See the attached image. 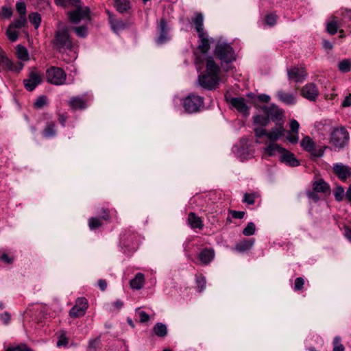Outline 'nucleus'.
Masks as SVG:
<instances>
[{
    "mask_svg": "<svg viewBox=\"0 0 351 351\" xmlns=\"http://www.w3.org/2000/svg\"><path fill=\"white\" fill-rule=\"evenodd\" d=\"M263 109L269 120L271 119L277 123H282L283 111L278 106L271 105L269 107H264Z\"/></svg>",
    "mask_w": 351,
    "mask_h": 351,
    "instance_id": "nucleus-11",
    "label": "nucleus"
},
{
    "mask_svg": "<svg viewBox=\"0 0 351 351\" xmlns=\"http://www.w3.org/2000/svg\"><path fill=\"white\" fill-rule=\"evenodd\" d=\"M341 106L343 108H347L351 106V94L346 96L344 100L341 104Z\"/></svg>",
    "mask_w": 351,
    "mask_h": 351,
    "instance_id": "nucleus-62",
    "label": "nucleus"
},
{
    "mask_svg": "<svg viewBox=\"0 0 351 351\" xmlns=\"http://www.w3.org/2000/svg\"><path fill=\"white\" fill-rule=\"evenodd\" d=\"M269 119L267 117H263L261 115H257L254 117V123L256 125L260 126H266L269 123Z\"/></svg>",
    "mask_w": 351,
    "mask_h": 351,
    "instance_id": "nucleus-40",
    "label": "nucleus"
},
{
    "mask_svg": "<svg viewBox=\"0 0 351 351\" xmlns=\"http://www.w3.org/2000/svg\"><path fill=\"white\" fill-rule=\"evenodd\" d=\"M226 99L232 108L237 109L239 112H241V97H232L229 95V93H227Z\"/></svg>",
    "mask_w": 351,
    "mask_h": 351,
    "instance_id": "nucleus-32",
    "label": "nucleus"
},
{
    "mask_svg": "<svg viewBox=\"0 0 351 351\" xmlns=\"http://www.w3.org/2000/svg\"><path fill=\"white\" fill-rule=\"evenodd\" d=\"M98 286L101 291H105L107 288V282L104 279H99L98 280Z\"/></svg>",
    "mask_w": 351,
    "mask_h": 351,
    "instance_id": "nucleus-64",
    "label": "nucleus"
},
{
    "mask_svg": "<svg viewBox=\"0 0 351 351\" xmlns=\"http://www.w3.org/2000/svg\"><path fill=\"white\" fill-rule=\"evenodd\" d=\"M205 60L206 69L198 75L197 83L203 89L213 90L219 86L220 68L212 56L206 57Z\"/></svg>",
    "mask_w": 351,
    "mask_h": 351,
    "instance_id": "nucleus-1",
    "label": "nucleus"
},
{
    "mask_svg": "<svg viewBox=\"0 0 351 351\" xmlns=\"http://www.w3.org/2000/svg\"><path fill=\"white\" fill-rule=\"evenodd\" d=\"M56 125L53 122H49L47 123L45 128L43 132V135L46 138H50L56 136Z\"/></svg>",
    "mask_w": 351,
    "mask_h": 351,
    "instance_id": "nucleus-31",
    "label": "nucleus"
},
{
    "mask_svg": "<svg viewBox=\"0 0 351 351\" xmlns=\"http://www.w3.org/2000/svg\"><path fill=\"white\" fill-rule=\"evenodd\" d=\"M199 259L204 265L209 264L215 257V252L213 249H204L199 254Z\"/></svg>",
    "mask_w": 351,
    "mask_h": 351,
    "instance_id": "nucleus-21",
    "label": "nucleus"
},
{
    "mask_svg": "<svg viewBox=\"0 0 351 351\" xmlns=\"http://www.w3.org/2000/svg\"><path fill=\"white\" fill-rule=\"evenodd\" d=\"M71 29L79 38H85L88 34V28L86 25L73 27Z\"/></svg>",
    "mask_w": 351,
    "mask_h": 351,
    "instance_id": "nucleus-35",
    "label": "nucleus"
},
{
    "mask_svg": "<svg viewBox=\"0 0 351 351\" xmlns=\"http://www.w3.org/2000/svg\"><path fill=\"white\" fill-rule=\"evenodd\" d=\"M301 95L309 101H315L319 95V90L314 83H308L301 88Z\"/></svg>",
    "mask_w": 351,
    "mask_h": 351,
    "instance_id": "nucleus-12",
    "label": "nucleus"
},
{
    "mask_svg": "<svg viewBox=\"0 0 351 351\" xmlns=\"http://www.w3.org/2000/svg\"><path fill=\"white\" fill-rule=\"evenodd\" d=\"M53 45L60 53L72 50L73 43L68 27H62L56 31Z\"/></svg>",
    "mask_w": 351,
    "mask_h": 351,
    "instance_id": "nucleus-2",
    "label": "nucleus"
},
{
    "mask_svg": "<svg viewBox=\"0 0 351 351\" xmlns=\"http://www.w3.org/2000/svg\"><path fill=\"white\" fill-rule=\"evenodd\" d=\"M338 21L336 16H332L331 21L326 24V31L331 35H334L338 30Z\"/></svg>",
    "mask_w": 351,
    "mask_h": 351,
    "instance_id": "nucleus-34",
    "label": "nucleus"
},
{
    "mask_svg": "<svg viewBox=\"0 0 351 351\" xmlns=\"http://www.w3.org/2000/svg\"><path fill=\"white\" fill-rule=\"evenodd\" d=\"M192 23L195 25V29L197 34L205 33L204 30V16L202 13H196L192 19Z\"/></svg>",
    "mask_w": 351,
    "mask_h": 351,
    "instance_id": "nucleus-25",
    "label": "nucleus"
},
{
    "mask_svg": "<svg viewBox=\"0 0 351 351\" xmlns=\"http://www.w3.org/2000/svg\"><path fill=\"white\" fill-rule=\"evenodd\" d=\"M47 103V99L45 96L41 95L38 97L36 101L34 102V106L36 108H41L45 106Z\"/></svg>",
    "mask_w": 351,
    "mask_h": 351,
    "instance_id": "nucleus-49",
    "label": "nucleus"
},
{
    "mask_svg": "<svg viewBox=\"0 0 351 351\" xmlns=\"http://www.w3.org/2000/svg\"><path fill=\"white\" fill-rule=\"evenodd\" d=\"M198 37L199 40L197 48L206 58L208 57L206 54L210 48V40H213V38H210L206 32L199 34Z\"/></svg>",
    "mask_w": 351,
    "mask_h": 351,
    "instance_id": "nucleus-14",
    "label": "nucleus"
},
{
    "mask_svg": "<svg viewBox=\"0 0 351 351\" xmlns=\"http://www.w3.org/2000/svg\"><path fill=\"white\" fill-rule=\"evenodd\" d=\"M256 230V226L253 222H250L243 230V234L246 236L253 235Z\"/></svg>",
    "mask_w": 351,
    "mask_h": 351,
    "instance_id": "nucleus-44",
    "label": "nucleus"
},
{
    "mask_svg": "<svg viewBox=\"0 0 351 351\" xmlns=\"http://www.w3.org/2000/svg\"><path fill=\"white\" fill-rule=\"evenodd\" d=\"M231 219H241V211L231 210L227 220L231 221Z\"/></svg>",
    "mask_w": 351,
    "mask_h": 351,
    "instance_id": "nucleus-59",
    "label": "nucleus"
},
{
    "mask_svg": "<svg viewBox=\"0 0 351 351\" xmlns=\"http://www.w3.org/2000/svg\"><path fill=\"white\" fill-rule=\"evenodd\" d=\"M349 138L348 132L344 127L341 126L333 129L330 134V142L335 147L340 149L348 145Z\"/></svg>",
    "mask_w": 351,
    "mask_h": 351,
    "instance_id": "nucleus-6",
    "label": "nucleus"
},
{
    "mask_svg": "<svg viewBox=\"0 0 351 351\" xmlns=\"http://www.w3.org/2000/svg\"><path fill=\"white\" fill-rule=\"evenodd\" d=\"M153 331L158 337H165L168 332L167 326L161 322H158L154 325Z\"/></svg>",
    "mask_w": 351,
    "mask_h": 351,
    "instance_id": "nucleus-28",
    "label": "nucleus"
},
{
    "mask_svg": "<svg viewBox=\"0 0 351 351\" xmlns=\"http://www.w3.org/2000/svg\"><path fill=\"white\" fill-rule=\"evenodd\" d=\"M204 106V98L195 93L189 94L182 99V106L185 112L189 114L200 111Z\"/></svg>",
    "mask_w": 351,
    "mask_h": 351,
    "instance_id": "nucleus-5",
    "label": "nucleus"
},
{
    "mask_svg": "<svg viewBox=\"0 0 351 351\" xmlns=\"http://www.w3.org/2000/svg\"><path fill=\"white\" fill-rule=\"evenodd\" d=\"M254 133L256 137L261 138L263 136H267V132L265 129L263 128H256L254 129Z\"/></svg>",
    "mask_w": 351,
    "mask_h": 351,
    "instance_id": "nucleus-58",
    "label": "nucleus"
},
{
    "mask_svg": "<svg viewBox=\"0 0 351 351\" xmlns=\"http://www.w3.org/2000/svg\"><path fill=\"white\" fill-rule=\"evenodd\" d=\"M304 285V280L302 277H298L295 280L294 282V290L296 291H301L303 289Z\"/></svg>",
    "mask_w": 351,
    "mask_h": 351,
    "instance_id": "nucleus-51",
    "label": "nucleus"
},
{
    "mask_svg": "<svg viewBox=\"0 0 351 351\" xmlns=\"http://www.w3.org/2000/svg\"><path fill=\"white\" fill-rule=\"evenodd\" d=\"M0 259L5 263L11 264L13 262V258L10 257L7 254L3 253L1 256Z\"/></svg>",
    "mask_w": 351,
    "mask_h": 351,
    "instance_id": "nucleus-63",
    "label": "nucleus"
},
{
    "mask_svg": "<svg viewBox=\"0 0 351 351\" xmlns=\"http://www.w3.org/2000/svg\"><path fill=\"white\" fill-rule=\"evenodd\" d=\"M0 319L2 321V322L5 324H7L9 323L10 320V315L8 312H4L3 313L0 314Z\"/></svg>",
    "mask_w": 351,
    "mask_h": 351,
    "instance_id": "nucleus-60",
    "label": "nucleus"
},
{
    "mask_svg": "<svg viewBox=\"0 0 351 351\" xmlns=\"http://www.w3.org/2000/svg\"><path fill=\"white\" fill-rule=\"evenodd\" d=\"M101 218L104 220L108 221L110 219L109 210L108 209L101 208Z\"/></svg>",
    "mask_w": 351,
    "mask_h": 351,
    "instance_id": "nucleus-61",
    "label": "nucleus"
},
{
    "mask_svg": "<svg viewBox=\"0 0 351 351\" xmlns=\"http://www.w3.org/2000/svg\"><path fill=\"white\" fill-rule=\"evenodd\" d=\"M280 160L282 162L291 167H297L300 165L299 161L295 158L294 154L284 149L281 154Z\"/></svg>",
    "mask_w": 351,
    "mask_h": 351,
    "instance_id": "nucleus-18",
    "label": "nucleus"
},
{
    "mask_svg": "<svg viewBox=\"0 0 351 351\" xmlns=\"http://www.w3.org/2000/svg\"><path fill=\"white\" fill-rule=\"evenodd\" d=\"M343 194H344L343 188L341 186H337L335 190V192H334V196H335V199L337 202L342 201L343 197Z\"/></svg>",
    "mask_w": 351,
    "mask_h": 351,
    "instance_id": "nucleus-48",
    "label": "nucleus"
},
{
    "mask_svg": "<svg viewBox=\"0 0 351 351\" xmlns=\"http://www.w3.org/2000/svg\"><path fill=\"white\" fill-rule=\"evenodd\" d=\"M299 127H300L299 123L296 120L293 119L291 121V123H290V130L291 131L290 132H294V133H298Z\"/></svg>",
    "mask_w": 351,
    "mask_h": 351,
    "instance_id": "nucleus-57",
    "label": "nucleus"
},
{
    "mask_svg": "<svg viewBox=\"0 0 351 351\" xmlns=\"http://www.w3.org/2000/svg\"><path fill=\"white\" fill-rule=\"evenodd\" d=\"M12 25H9L6 31V36L11 42H15L18 39V32Z\"/></svg>",
    "mask_w": 351,
    "mask_h": 351,
    "instance_id": "nucleus-39",
    "label": "nucleus"
},
{
    "mask_svg": "<svg viewBox=\"0 0 351 351\" xmlns=\"http://www.w3.org/2000/svg\"><path fill=\"white\" fill-rule=\"evenodd\" d=\"M30 23L34 26L35 29H38L41 23L40 14L38 12H32L29 15Z\"/></svg>",
    "mask_w": 351,
    "mask_h": 351,
    "instance_id": "nucleus-36",
    "label": "nucleus"
},
{
    "mask_svg": "<svg viewBox=\"0 0 351 351\" xmlns=\"http://www.w3.org/2000/svg\"><path fill=\"white\" fill-rule=\"evenodd\" d=\"M110 24L113 32L118 33L128 27L127 23L121 20L113 19L110 16Z\"/></svg>",
    "mask_w": 351,
    "mask_h": 351,
    "instance_id": "nucleus-27",
    "label": "nucleus"
},
{
    "mask_svg": "<svg viewBox=\"0 0 351 351\" xmlns=\"http://www.w3.org/2000/svg\"><path fill=\"white\" fill-rule=\"evenodd\" d=\"M232 153L235 155L238 158H241V145L239 143L236 144L233 146L232 149Z\"/></svg>",
    "mask_w": 351,
    "mask_h": 351,
    "instance_id": "nucleus-55",
    "label": "nucleus"
},
{
    "mask_svg": "<svg viewBox=\"0 0 351 351\" xmlns=\"http://www.w3.org/2000/svg\"><path fill=\"white\" fill-rule=\"evenodd\" d=\"M300 145L304 150L310 152L313 156L316 157L322 156L324 155V150L328 148L327 146H324L321 147L319 149H316L315 142L308 136L302 139Z\"/></svg>",
    "mask_w": 351,
    "mask_h": 351,
    "instance_id": "nucleus-8",
    "label": "nucleus"
},
{
    "mask_svg": "<svg viewBox=\"0 0 351 351\" xmlns=\"http://www.w3.org/2000/svg\"><path fill=\"white\" fill-rule=\"evenodd\" d=\"M102 226V222L97 217H90L88 219V226L90 230H95Z\"/></svg>",
    "mask_w": 351,
    "mask_h": 351,
    "instance_id": "nucleus-41",
    "label": "nucleus"
},
{
    "mask_svg": "<svg viewBox=\"0 0 351 351\" xmlns=\"http://www.w3.org/2000/svg\"><path fill=\"white\" fill-rule=\"evenodd\" d=\"M333 170L337 176L342 181H345L348 178L351 177V169L343 164H336L333 167Z\"/></svg>",
    "mask_w": 351,
    "mask_h": 351,
    "instance_id": "nucleus-15",
    "label": "nucleus"
},
{
    "mask_svg": "<svg viewBox=\"0 0 351 351\" xmlns=\"http://www.w3.org/2000/svg\"><path fill=\"white\" fill-rule=\"evenodd\" d=\"M99 343V338L90 340L88 343V348L96 351Z\"/></svg>",
    "mask_w": 351,
    "mask_h": 351,
    "instance_id": "nucleus-56",
    "label": "nucleus"
},
{
    "mask_svg": "<svg viewBox=\"0 0 351 351\" xmlns=\"http://www.w3.org/2000/svg\"><path fill=\"white\" fill-rule=\"evenodd\" d=\"M139 308H137L136 310V313H138V316H139V319H140V322L141 323H145L147 321H149V315L145 311H138Z\"/></svg>",
    "mask_w": 351,
    "mask_h": 351,
    "instance_id": "nucleus-52",
    "label": "nucleus"
},
{
    "mask_svg": "<svg viewBox=\"0 0 351 351\" xmlns=\"http://www.w3.org/2000/svg\"><path fill=\"white\" fill-rule=\"evenodd\" d=\"M88 99L84 96L71 97L69 101V106L74 110H84L87 107Z\"/></svg>",
    "mask_w": 351,
    "mask_h": 351,
    "instance_id": "nucleus-16",
    "label": "nucleus"
},
{
    "mask_svg": "<svg viewBox=\"0 0 351 351\" xmlns=\"http://www.w3.org/2000/svg\"><path fill=\"white\" fill-rule=\"evenodd\" d=\"M277 97L280 101L287 105H293L295 104V97L292 93H286L283 90H279L277 92Z\"/></svg>",
    "mask_w": 351,
    "mask_h": 351,
    "instance_id": "nucleus-24",
    "label": "nucleus"
},
{
    "mask_svg": "<svg viewBox=\"0 0 351 351\" xmlns=\"http://www.w3.org/2000/svg\"><path fill=\"white\" fill-rule=\"evenodd\" d=\"M157 31L158 36L155 41L158 45H162L171 40L170 27L165 18L162 17L157 21Z\"/></svg>",
    "mask_w": 351,
    "mask_h": 351,
    "instance_id": "nucleus-7",
    "label": "nucleus"
},
{
    "mask_svg": "<svg viewBox=\"0 0 351 351\" xmlns=\"http://www.w3.org/2000/svg\"><path fill=\"white\" fill-rule=\"evenodd\" d=\"M313 189L315 192L326 193L330 192V186L322 179L315 181L313 184Z\"/></svg>",
    "mask_w": 351,
    "mask_h": 351,
    "instance_id": "nucleus-26",
    "label": "nucleus"
},
{
    "mask_svg": "<svg viewBox=\"0 0 351 351\" xmlns=\"http://www.w3.org/2000/svg\"><path fill=\"white\" fill-rule=\"evenodd\" d=\"M277 16L274 13H269L265 16V22L269 26H274L276 23Z\"/></svg>",
    "mask_w": 351,
    "mask_h": 351,
    "instance_id": "nucleus-46",
    "label": "nucleus"
},
{
    "mask_svg": "<svg viewBox=\"0 0 351 351\" xmlns=\"http://www.w3.org/2000/svg\"><path fill=\"white\" fill-rule=\"evenodd\" d=\"M287 75L289 80H293L296 82H302L306 79L307 73L304 68L293 66L287 69Z\"/></svg>",
    "mask_w": 351,
    "mask_h": 351,
    "instance_id": "nucleus-13",
    "label": "nucleus"
},
{
    "mask_svg": "<svg viewBox=\"0 0 351 351\" xmlns=\"http://www.w3.org/2000/svg\"><path fill=\"white\" fill-rule=\"evenodd\" d=\"M187 222L192 229L202 230L204 228V223L202 219L193 212L189 213Z\"/></svg>",
    "mask_w": 351,
    "mask_h": 351,
    "instance_id": "nucleus-17",
    "label": "nucleus"
},
{
    "mask_svg": "<svg viewBox=\"0 0 351 351\" xmlns=\"http://www.w3.org/2000/svg\"><path fill=\"white\" fill-rule=\"evenodd\" d=\"M66 76V73L63 69L56 66L48 67L45 71L47 82L54 86L65 84Z\"/></svg>",
    "mask_w": 351,
    "mask_h": 351,
    "instance_id": "nucleus-4",
    "label": "nucleus"
},
{
    "mask_svg": "<svg viewBox=\"0 0 351 351\" xmlns=\"http://www.w3.org/2000/svg\"><path fill=\"white\" fill-rule=\"evenodd\" d=\"M6 351H32V350L28 348L25 344H20L16 346L8 348Z\"/></svg>",
    "mask_w": 351,
    "mask_h": 351,
    "instance_id": "nucleus-50",
    "label": "nucleus"
},
{
    "mask_svg": "<svg viewBox=\"0 0 351 351\" xmlns=\"http://www.w3.org/2000/svg\"><path fill=\"white\" fill-rule=\"evenodd\" d=\"M287 139L293 144L297 143L299 141L298 133L290 132L287 136Z\"/></svg>",
    "mask_w": 351,
    "mask_h": 351,
    "instance_id": "nucleus-53",
    "label": "nucleus"
},
{
    "mask_svg": "<svg viewBox=\"0 0 351 351\" xmlns=\"http://www.w3.org/2000/svg\"><path fill=\"white\" fill-rule=\"evenodd\" d=\"M88 306V301L85 298H78L75 305L69 311L70 317L76 318L84 315Z\"/></svg>",
    "mask_w": 351,
    "mask_h": 351,
    "instance_id": "nucleus-9",
    "label": "nucleus"
},
{
    "mask_svg": "<svg viewBox=\"0 0 351 351\" xmlns=\"http://www.w3.org/2000/svg\"><path fill=\"white\" fill-rule=\"evenodd\" d=\"M338 69L342 73L349 72L351 69V60L349 59L343 60L339 63Z\"/></svg>",
    "mask_w": 351,
    "mask_h": 351,
    "instance_id": "nucleus-37",
    "label": "nucleus"
},
{
    "mask_svg": "<svg viewBox=\"0 0 351 351\" xmlns=\"http://www.w3.org/2000/svg\"><path fill=\"white\" fill-rule=\"evenodd\" d=\"M3 64L6 66V68L11 71H15L16 73H19L23 68L24 64L22 62H13L11 60H10L5 55L2 57Z\"/></svg>",
    "mask_w": 351,
    "mask_h": 351,
    "instance_id": "nucleus-20",
    "label": "nucleus"
},
{
    "mask_svg": "<svg viewBox=\"0 0 351 351\" xmlns=\"http://www.w3.org/2000/svg\"><path fill=\"white\" fill-rule=\"evenodd\" d=\"M12 15V10L10 7L3 5L1 8L0 16L5 19H9Z\"/></svg>",
    "mask_w": 351,
    "mask_h": 351,
    "instance_id": "nucleus-47",
    "label": "nucleus"
},
{
    "mask_svg": "<svg viewBox=\"0 0 351 351\" xmlns=\"http://www.w3.org/2000/svg\"><path fill=\"white\" fill-rule=\"evenodd\" d=\"M16 54L17 58L21 61H27L29 59V55L27 49L24 46L18 45L16 47Z\"/></svg>",
    "mask_w": 351,
    "mask_h": 351,
    "instance_id": "nucleus-29",
    "label": "nucleus"
},
{
    "mask_svg": "<svg viewBox=\"0 0 351 351\" xmlns=\"http://www.w3.org/2000/svg\"><path fill=\"white\" fill-rule=\"evenodd\" d=\"M27 19L26 16H20L19 19H15L13 23H12L10 25H12L14 28L20 29L25 26L27 24Z\"/></svg>",
    "mask_w": 351,
    "mask_h": 351,
    "instance_id": "nucleus-38",
    "label": "nucleus"
},
{
    "mask_svg": "<svg viewBox=\"0 0 351 351\" xmlns=\"http://www.w3.org/2000/svg\"><path fill=\"white\" fill-rule=\"evenodd\" d=\"M215 55L221 60L222 64H226V68H224L226 71L230 70L229 64L237 59L234 50L230 44L226 42H219L216 45Z\"/></svg>",
    "mask_w": 351,
    "mask_h": 351,
    "instance_id": "nucleus-3",
    "label": "nucleus"
},
{
    "mask_svg": "<svg viewBox=\"0 0 351 351\" xmlns=\"http://www.w3.org/2000/svg\"><path fill=\"white\" fill-rule=\"evenodd\" d=\"M283 123H277L276 126L267 134L268 138L274 142L284 135Z\"/></svg>",
    "mask_w": 351,
    "mask_h": 351,
    "instance_id": "nucleus-19",
    "label": "nucleus"
},
{
    "mask_svg": "<svg viewBox=\"0 0 351 351\" xmlns=\"http://www.w3.org/2000/svg\"><path fill=\"white\" fill-rule=\"evenodd\" d=\"M114 6L118 12L124 13L130 8L129 0H114Z\"/></svg>",
    "mask_w": 351,
    "mask_h": 351,
    "instance_id": "nucleus-30",
    "label": "nucleus"
},
{
    "mask_svg": "<svg viewBox=\"0 0 351 351\" xmlns=\"http://www.w3.org/2000/svg\"><path fill=\"white\" fill-rule=\"evenodd\" d=\"M254 239L243 240V251L250 250L254 245Z\"/></svg>",
    "mask_w": 351,
    "mask_h": 351,
    "instance_id": "nucleus-54",
    "label": "nucleus"
},
{
    "mask_svg": "<svg viewBox=\"0 0 351 351\" xmlns=\"http://www.w3.org/2000/svg\"><path fill=\"white\" fill-rule=\"evenodd\" d=\"M341 337L337 336L333 339V350L332 351H344L345 347L341 343Z\"/></svg>",
    "mask_w": 351,
    "mask_h": 351,
    "instance_id": "nucleus-45",
    "label": "nucleus"
},
{
    "mask_svg": "<svg viewBox=\"0 0 351 351\" xmlns=\"http://www.w3.org/2000/svg\"><path fill=\"white\" fill-rule=\"evenodd\" d=\"M258 197V194L256 193H245L244 195V198L243 199V202H246L248 204H254L255 202V199Z\"/></svg>",
    "mask_w": 351,
    "mask_h": 351,
    "instance_id": "nucleus-42",
    "label": "nucleus"
},
{
    "mask_svg": "<svg viewBox=\"0 0 351 351\" xmlns=\"http://www.w3.org/2000/svg\"><path fill=\"white\" fill-rule=\"evenodd\" d=\"M16 10L20 16H26V5L24 1H20L16 3Z\"/></svg>",
    "mask_w": 351,
    "mask_h": 351,
    "instance_id": "nucleus-43",
    "label": "nucleus"
},
{
    "mask_svg": "<svg viewBox=\"0 0 351 351\" xmlns=\"http://www.w3.org/2000/svg\"><path fill=\"white\" fill-rule=\"evenodd\" d=\"M196 288L198 292H202L206 289V279L202 274L195 275Z\"/></svg>",
    "mask_w": 351,
    "mask_h": 351,
    "instance_id": "nucleus-33",
    "label": "nucleus"
},
{
    "mask_svg": "<svg viewBox=\"0 0 351 351\" xmlns=\"http://www.w3.org/2000/svg\"><path fill=\"white\" fill-rule=\"evenodd\" d=\"M42 82L43 79L41 75L35 71H32L29 73L28 77L23 80V84L27 90L32 91L37 86L40 84Z\"/></svg>",
    "mask_w": 351,
    "mask_h": 351,
    "instance_id": "nucleus-10",
    "label": "nucleus"
},
{
    "mask_svg": "<svg viewBox=\"0 0 351 351\" xmlns=\"http://www.w3.org/2000/svg\"><path fill=\"white\" fill-rule=\"evenodd\" d=\"M284 148L281 147L279 145L275 143H271L268 145L263 152L264 156H273L276 152L282 154Z\"/></svg>",
    "mask_w": 351,
    "mask_h": 351,
    "instance_id": "nucleus-23",
    "label": "nucleus"
},
{
    "mask_svg": "<svg viewBox=\"0 0 351 351\" xmlns=\"http://www.w3.org/2000/svg\"><path fill=\"white\" fill-rule=\"evenodd\" d=\"M145 283V276L144 274L138 272L136 274L134 278H132L130 282V287L134 290H139L141 289Z\"/></svg>",
    "mask_w": 351,
    "mask_h": 351,
    "instance_id": "nucleus-22",
    "label": "nucleus"
}]
</instances>
